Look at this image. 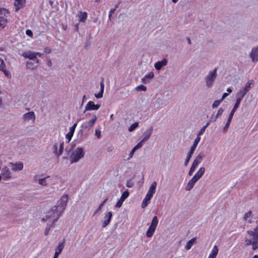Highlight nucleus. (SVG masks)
<instances>
[{"label": "nucleus", "instance_id": "1", "mask_svg": "<svg viewBox=\"0 0 258 258\" xmlns=\"http://www.w3.org/2000/svg\"><path fill=\"white\" fill-rule=\"evenodd\" d=\"M244 242L245 246L251 245L253 250L258 248V225L253 230L246 231Z\"/></svg>", "mask_w": 258, "mask_h": 258}, {"label": "nucleus", "instance_id": "2", "mask_svg": "<svg viewBox=\"0 0 258 258\" xmlns=\"http://www.w3.org/2000/svg\"><path fill=\"white\" fill-rule=\"evenodd\" d=\"M61 215L62 213L54 207L46 213L42 219L43 221L46 222L48 223L53 224Z\"/></svg>", "mask_w": 258, "mask_h": 258}, {"label": "nucleus", "instance_id": "3", "mask_svg": "<svg viewBox=\"0 0 258 258\" xmlns=\"http://www.w3.org/2000/svg\"><path fill=\"white\" fill-rule=\"evenodd\" d=\"M217 68H215L214 70L210 71L204 77V82L207 89H210L214 86L217 77Z\"/></svg>", "mask_w": 258, "mask_h": 258}, {"label": "nucleus", "instance_id": "4", "mask_svg": "<svg viewBox=\"0 0 258 258\" xmlns=\"http://www.w3.org/2000/svg\"><path fill=\"white\" fill-rule=\"evenodd\" d=\"M58 177L55 175L47 176L45 177L39 178L38 183L42 186H53L58 183Z\"/></svg>", "mask_w": 258, "mask_h": 258}, {"label": "nucleus", "instance_id": "5", "mask_svg": "<svg viewBox=\"0 0 258 258\" xmlns=\"http://www.w3.org/2000/svg\"><path fill=\"white\" fill-rule=\"evenodd\" d=\"M85 151L83 148L77 147L73 150L71 153L70 159L71 163H74L79 162L81 159L84 158Z\"/></svg>", "mask_w": 258, "mask_h": 258}, {"label": "nucleus", "instance_id": "6", "mask_svg": "<svg viewBox=\"0 0 258 258\" xmlns=\"http://www.w3.org/2000/svg\"><path fill=\"white\" fill-rule=\"evenodd\" d=\"M11 18V13L9 10L0 8V28H4L7 25Z\"/></svg>", "mask_w": 258, "mask_h": 258}, {"label": "nucleus", "instance_id": "7", "mask_svg": "<svg viewBox=\"0 0 258 258\" xmlns=\"http://www.w3.org/2000/svg\"><path fill=\"white\" fill-rule=\"evenodd\" d=\"M158 219L157 218V217L154 216L152 220L150 226H149V228L148 229L146 232V236L148 237H151L153 235L157 228V226L158 225Z\"/></svg>", "mask_w": 258, "mask_h": 258}, {"label": "nucleus", "instance_id": "8", "mask_svg": "<svg viewBox=\"0 0 258 258\" xmlns=\"http://www.w3.org/2000/svg\"><path fill=\"white\" fill-rule=\"evenodd\" d=\"M68 201V196L67 195H63L58 201L57 206L54 207L57 208V210L62 214L63 210L67 205Z\"/></svg>", "mask_w": 258, "mask_h": 258}, {"label": "nucleus", "instance_id": "9", "mask_svg": "<svg viewBox=\"0 0 258 258\" xmlns=\"http://www.w3.org/2000/svg\"><path fill=\"white\" fill-rule=\"evenodd\" d=\"M0 176H1L2 179L5 181H7L12 178V173L7 166H5L1 170Z\"/></svg>", "mask_w": 258, "mask_h": 258}, {"label": "nucleus", "instance_id": "10", "mask_svg": "<svg viewBox=\"0 0 258 258\" xmlns=\"http://www.w3.org/2000/svg\"><path fill=\"white\" fill-rule=\"evenodd\" d=\"M239 106V105H238V102H235L233 108H232V110L231 111V112L229 115V117L227 119V122H226L225 126L223 128L224 132H227L228 128L229 127V126L230 124V122L231 121V120L233 118L234 113L235 112V111L237 110V109L238 108Z\"/></svg>", "mask_w": 258, "mask_h": 258}, {"label": "nucleus", "instance_id": "11", "mask_svg": "<svg viewBox=\"0 0 258 258\" xmlns=\"http://www.w3.org/2000/svg\"><path fill=\"white\" fill-rule=\"evenodd\" d=\"M97 119V117L96 115L93 116L92 118L89 121H87L84 122L82 125V127L86 130H89L92 127H93Z\"/></svg>", "mask_w": 258, "mask_h": 258}, {"label": "nucleus", "instance_id": "12", "mask_svg": "<svg viewBox=\"0 0 258 258\" xmlns=\"http://www.w3.org/2000/svg\"><path fill=\"white\" fill-rule=\"evenodd\" d=\"M22 55L27 58H29L36 63H39V60L36 57V52L28 51L23 53Z\"/></svg>", "mask_w": 258, "mask_h": 258}, {"label": "nucleus", "instance_id": "13", "mask_svg": "<svg viewBox=\"0 0 258 258\" xmlns=\"http://www.w3.org/2000/svg\"><path fill=\"white\" fill-rule=\"evenodd\" d=\"M10 165H11L12 170L14 172L21 171L24 168V163L21 161L10 162Z\"/></svg>", "mask_w": 258, "mask_h": 258}, {"label": "nucleus", "instance_id": "14", "mask_svg": "<svg viewBox=\"0 0 258 258\" xmlns=\"http://www.w3.org/2000/svg\"><path fill=\"white\" fill-rule=\"evenodd\" d=\"M100 107V104H95L94 102L89 101L85 106L84 112L87 111L97 110Z\"/></svg>", "mask_w": 258, "mask_h": 258}, {"label": "nucleus", "instance_id": "15", "mask_svg": "<svg viewBox=\"0 0 258 258\" xmlns=\"http://www.w3.org/2000/svg\"><path fill=\"white\" fill-rule=\"evenodd\" d=\"M112 217V213L111 212H107L104 214L103 217V221L102 222V227L104 228L106 227L110 222Z\"/></svg>", "mask_w": 258, "mask_h": 258}, {"label": "nucleus", "instance_id": "16", "mask_svg": "<svg viewBox=\"0 0 258 258\" xmlns=\"http://www.w3.org/2000/svg\"><path fill=\"white\" fill-rule=\"evenodd\" d=\"M249 56L252 62L256 63L258 61V45L253 47L249 53Z\"/></svg>", "mask_w": 258, "mask_h": 258}, {"label": "nucleus", "instance_id": "17", "mask_svg": "<svg viewBox=\"0 0 258 258\" xmlns=\"http://www.w3.org/2000/svg\"><path fill=\"white\" fill-rule=\"evenodd\" d=\"M76 17L79 22L85 23L88 18V14L86 12L80 11L78 12Z\"/></svg>", "mask_w": 258, "mask_h": 258}, {"label": "nucleus", "instance_id": "18", "mask_svg": "<svg viewBox=\"0 0 258 258\" xmlns=\"http://www.w3.org/2000/svg\"><path fill=\"white\" fill-rule=\"evenodd\" d=\"M64 149V143L63 142H60L58 144H55L54 145V149L55 154L57 156L61 155Z\"/></svg>", "mask_w": 258, "mask_h": 258}, {"label": "nucleus", "instance_id": "19", "mask_svg": "<svg viewBox=\"0 0 258 258\" xmlns=\"http://www.w3.org/2000/svg\"><path fill=\"white\" fill-rule=\"evenodd\" d=\"M253 214L251 211H249L246 212L243 215V220L249 224L253 223Z\"/></svg>", "mask_w": 258, "mask_h": 258}, {"label": "nucleus", "instance_id": "20", "mask_svg": "<svg viewBox=\"0 0 258 258\" xmlns=\"http://www.w3.org/2000/svg\"><path fill=\"white\" fill-rule=\"evenodd\" d=\"M23 119L26 121L32 120L33 121L35 119V114L33 111H30L25 113L23 116Z\"/></svg>", "mask_w": 258, "mask_h": 258}, {"label": "nucleus", "instance_id": "21", "mask_svg": "<svg viewBox=\"0 0 258 258\" xmlns=\"http://www.w3.org/2000/svg\"><path fill=\"white\" fill-rule=\"evenodd\" d=\"M153 128L152 127L146 130L143 134V138L142 140V142H145L149 140L153 133Z\"/></svg>", "mask_w": 258, "mask_h": 258}, {"label": "nucleus", "instance_id": "22", "mask_svg": "<svg viewBox=\"0 0 258 258\" xmlns=\"http://www.w3.org/2000/svg\"><path fill=\"white\" fill-rule=\"evenodd\" d=\"M167 64V60L166 59L164 58L161 61H158L155 63L154 67L157 71H160L163 67L166 66Z\"/></svg>", "mask_w": 258, "mask_h": 258}, {"label": "nucleus", "instance_id": "23", "mask_svg": "<svg viewBox=\"0 0 258 258\" xmlns=\"http://www.w3.org/2000/svg\"><path fill=\"white\" fill-rule=\"evenodd\" d=\"M198 181V180H197L196 179L192 177L191 179L189 180L188 182L187 183L185 187V190L186 191L190 190L194 187L196 183Z\"/></svg>", "mask_w": 258, "mask_h": 258}, {"label": "nucleus", "instance_id": "24", "mask_svg": "<svg viewBox=\"0 0 258 258\" xmlns=\"http://www.w3.org/2000/svg\"><path fill=\"white\" fill-rule=\"evenodd\" d=\"M246 92L244 91L242 88H241L237 93L236 96L237 98H236V102H238V105H239L242 98L246 94Z\"/></svg>", "mask_w": 258, "mask_h": 258}, {"label": "nucleus", "instance_id": "25", "mask_svg": "<svg viewBox=\"0 0 258 258\" xmlns=\"http://www.w3.org/2000/svg\"><path fill=\"white\" fill-rule=\"evenodd\" d=\"M157 185V183L156 181H153L150 185L147 194L149 195L151 197H153V195L155 194L156 191Z\"/></svg>", "mask_w": 258, "mask_h": 258}, {"label": "nucleus", "instance_id": "26", "mask_svg": "<svg viewBox=\"0 0 258 258\" xmlns=\"http://www.w3.org/2000/svg\"><path fill=\"white\" fill-rule=\"evenodd\" d=\"M205 171V168L204 167H201L198 171L196 172L195 175L193 176L197 180H199L204 175Z\"/></svg>", "mask_w": 258, "mask_h": 258}, {"label": "nucleus", "instance_id": "27", "mask_svg": "<svg viewBox=\"0 0 258 258\" xmlns=\"http://www.w3.org/2000/svg\"><path fill=\"white\" fill-rule=\"evenodd\" d=\"M205 156L206 155L203 152H200L196 156L194 161L200 164L205 158Z\"/></svg>", "mask_w": 258, "mask_h": 258}, {"label": "nucleus", "instance_id": "28", "mask_svg": "<svg viewBox=\"0 0 258 258\" xmlns=\"http://www.w3.org/2000/svg\"><path fill=\"white\" fill-rule=\"evenodd\" d=\"M152 198V197L150 196L149 195L146 194L142 203L141 207L142 208L144 209L148 206V205L150 203Z\"/></svg>", "mask_w": 258, "mask_h": 258}, {"label": "nucleus", "instance_id": "29", "mask_svg": "<svg viewBox=\"0 0 258 258\" xmlns=\"http://www.w3.org/2000/svg\"><path fill=\"white\" fill-rule=\"evenodd\" d=\"M104 88V84L103 80H102L100 82V90L99 92L98 93H96L94 94V96L96 98H101L103 97Z\"/></svg>", "mask_w": 258, "mask_h": 258}, {"label": "nucleus", "instance_id": "30", "mask_svg": "<svg viewBox=\"0 0 258 258\" xmlns=\"http://www.w3.org/2000/svg\"><path fill=\"white\" fill-rule=\"evenodd\" d=\"M0 71L3 72L6 77L11 78V74L6 69V65L4 63V62H2L0 63Z\"/></svg>", "mask_w": 258, "mask_h": 258}, {"label": "nucleus", "instance_id": "31", "mask_svg": "<svg viewBox=\"0 0 258 258\" xmlns=\"http://www.w3.org/2000/svg\"><path fill=\"white\" fill-rule=\"evenodd\" d=\"M25 2V0H15L14 5L16 7V11H18L20 9L22 8L24 6Z\"/></svg>", "mask_w": 258, "mask_h": 258}, {"label": "nucleus", "instance_id": "32", "mask_svg": "<svg viewBox=\"0 0 258 258\" xmlns=\"http://www.w3.org/2000/svg\"><path fill=\"white\" fill-rule=\"evenodd\" d=\"M154 76L153 72H151L142 79V82L144 83H148L149 82V80L152 79Z\"/></svg>", "mask_w": 258, "mask_h": 258}, {"label": "nucleus", "instance_id": "33", "mask_svg": "<svg viewBox=\"0 0 258 258\" xmlns=\"http://www.w3.org/2000/svg\"><path fill=\"white\" fill-rule=\"evenodd\" d=\"M64 246V240L63 239L62 242H59L58 245L55 249V252L60 254L63 250Z\"/></svg>", "mask_w": 258, "mask_h": 258}, {"label": "nucleus", "instance_id": "34", "mask_svg": "<svg viewBox=\"0 0 258 258\" xmlns=\"http://www.w3.org/2000/svg\"><path fill=\"white\" fill-rule=\"evenodd\" d=\"M196 238L194 237L191 238L190 240L187 241L186 243L185 248L186 250H189L190 249L191 247L193 246V245L196 243Z\"/></svg>", "mask_w": 258, "mask_h": 258}, {"label": "nucleus", "instance_id": "35", "mask_svg": "<svg viewBox=\"0 0 258 258\" xmlns=\"http://www.w3.org/2000/svg\"><path fill=\"white\" fill-rule=\"evenodd\" d=\"M253 84V83L252 80H249L246 83L244 86L242 88V89L246 93H247L252 87Z\"/></svg>", "mask_w": 258, "mask_h": 258}, {"label": "nucleus", "instance_id": "36", "mask_svg": "<svg viewBox=\"0 0 258 258\" xmlns=\"http://www.w3.org/2000/svg\"><path fill=\"white\" fill-rule=\"evenodd\" d=\"M218 251H219V249H218V246L217 245H215L213 246V247L209 254V256H213V257L216 258V257L218 253Z\"/></svg>", "mask_w": 258, "mask_h": 258}, {"label": "nucleus", "instance_id": "37", "mask_svg": "<svg viewBox=\"0 0 258 258\" xmlns=\"http://www.w3.org/2000/svg\"><path fill=\"white\" fill-rule=\"evenodd\" d=\"M199 165V164L193 161L188 173V175L191 176L193 174L194 172L196 170Z\"/></svg>", "mask_w": 258, "mask_h": 258}, {"label": "nucleus", "instance_id": "38", "mask_svg": "<svg viewBox=\"0 0 258 258\" xmlns=\"http://www.w3.org/2000/svg\"><path fill=\"white\" fill-rule=\"evenodd\" d=\"M38 65V63H36L32 60L28 61L26 62V67L30 69H34L36 68Z\"/></svg>", "mask_w": 258, "mask_h": 258}, {"label": "nucleus", "instance_id": "39", "mask_svg": "<svg viewBox=\"0 0 258 258\" xmlns=\"http://www.w3.org/2000/svg\"><path fill=\"white\" fill-rule=\"evenodd\" d=\"M74 132L69 130V132L66 135V138L68 140V143H69L73 136Z\"/></svg>", "mask_w": 258, "mask_h": 258}, {"label": "nucleus", "instance_id": "40", "mask_svg": "<svg viewBox=\"0 0 258 258\" xmlns=\"http://www.w3.org/2000/svg\"><path fill=\"white\" fill-rule=\"evenodd\" d=\"M135 90L137 91H145L147 90V87L143 85H140L137 86Z\"/></svg>", "mask_w": 258, "mask_h": 258}, {"label": "nucleus", "instance_id": "41", "mask_svg": "<svg viewBox=\"0 0 258 258\" xmlns=\"http://www.w3.org/2000/svg\"><path fill=\"white\" fill-rule=\"evenodd\" d=\"M210 123V121H208L206 124V125H205L201 130L199 132V133H198L199 134V135H202L203 134V133L205 132L206 128L209 125Z\"/></svg>", "mask_w": 258, "mask_h": 258}, {"label": "nucleus", "instance_id": "42", "mask_svg": "<svg viewBox=\"0 0 258 258\" xmlns=\"http://www.w3.org/2000/svg\"><path fill=\"white\" fill-rule=\"evenodd\" d=\"M52 226V224L47 223V226L45 228V232H44V234L45 235H47L49 234V231H50Z\"/></svg>", "mask_w": 258, "mask_h": 258}, {"label": "nucleus", "instance_id": "43", "mask_svg": "<svg viewBox=\"0 0 258 258\" xmlns=\"http://www.w3.org/2000/svg\"><path fill=\"white\" fill-rule=\"evenodd\" d=\"M139 125V123L136 122L133 124H132L129 127H128V131L130 132H132L134 130H135Z\"/></svg>", "mask_w": 258, "mask_h": 258}, {"label": "nucleus", "instance_id": "44", "mask_svg": "<svg viewBox=\"0 0 258 258\" xmlns=\"http://www.w3.org/2000/svg\"><path fill=\"white\" fill-rule=\"evenodd\" d=\"M222 101L221 99L218 100H215V101H214V102L212 104V107L213 108H216L218 107L220 105V104H221Z\"/></svg>", "mask_w": 258, "mask_h": 258}, {"label": "nucleus", "instance_id": "45", "mask_svg": "<svg viewBox=\"0 0 258 258\" xmlns=\"http://www.w3.org/2000/svg\"><path fill=\"white\" fill-rule=\"evenodd\" d=\"M129 196V192L127 190L124 191L120 199L124 201V200Z\"/></svg>", "mask_w": 258, "mask_h": 258}, {"label": "nucleus", "instance_id": "46", "mask_svg": "<svg viewBox=\"0 0 258 258\" xmlns=\"http://www.w3.org/2000/svg\"><path fill=\"white\" fill-rule=\"evenodd\" d=\"M201 135H199L198 134H197V137L195 139V140L194 141V143H193V144L198 146V144L199 143V142H200V141L201 140Z\"/></svg>", "mask_w": 258, "mask_h": 258}, {"label": "nucleus", "instance_id": "47", "mask_svg": "<svg viewBox=\"0 0 258 258\" xmlns=\"http://www.w3.org/2000/svg\"><path fill=\"white\" fill-rule=\"evenodd\" d=\"M143 142L142 141H140L137 145H136L133 149H134L135 151H137V150L141 148L143 145Z\"/></svg>", "mask_w": 258, "mask_h": 258}, {"label": "nucleus", "instance_id": "48", "mask_svg": "<svg viewBox=\"0 0 258 258\" xmlns=\"http://www.w3.org/2000/svg\"><path fill=\"white\" fill-rule=\"evenodd\" d=\"M134 185V183L133 182L132 179H129V180H127L126 183V186L127 187H129V188L133 187Z\"/></svg>", "mask_w": 258, "mask_h": 258}, {"label": "nucleus", "instance_id": "49", "mask_svg": "<svg viewBox=\"0 0 258 258\" xmlns=\"http://www.w3.org/2000/svg\"><path fill=\"white\" fill-rule=\"evenodd\" d=\"M123 202H124V201H123L121 199H119L115 205V207L117 208H119L121 207L122 206Z\"/></svg>", "mask_w": 258, "mask_h": 258}, {"label": "nucleus", "instance_id": "50", "mask_svg": "<svg viewBox=\"0 0 258 258\" xmlns=\"http://www.w3.org/2000/svg\"><path fill=\"white\" fill-rule=\"evenodd\" d=\"M106 201V200H105L104 201H103V202L99 206V207H98V208L97 209V210H96L95 212V214L98 213L101 209L103 207V206H104V204L105 203Z\"/></svg>", "mask_w": 258, "mask_h": 258}, {"label": "nucleus", "instance_id": "51", "mask_svg": "<svg viewBox=\"0 0 258 258\" xmlns=\"http://www.w3.org/2000/svg\"><path fill=\"white\" fill-rule=\"evenodd\" d=\"M95 134L98 139H100L101 138V132L99 129H96L95 131Z\"/></svg>", "mask_w": 258, "mask_h": 258}, {"label": "nucleus", "instance_id": "52", "mask_svg": "<svg viewBox=\"0 0 258 258\" xmlns=\"http://www.w3.org/2000/svg\"><path fill=\"white\" fill-rule=\"evenodd\" d=\"M224 112V109L222 108H219L218 111H217V113L216 114V117H220L222 114V113H223Z\"/></svg>", "mask_w": 258, "mask_h": 258}, {"label": "nucleus", "instance_id": "53", "mask_svg": "<svg viewBox=\"0 0 258 258\" xmlns=\"http://www.w3.org/2000/svg\"><path fill=\"white\" fill-rule=\"evenodd\" d=\"M115 10H116V8H112L110 10L109 14H108V17H109V19L110 20H111V17L112 14H113L114 13Z\"/></svg>", "mask_w": 258, "mask_h": 258}, {"label": "nucleus", "instance_id": "54", "mask_svg": "<svg viewBox=\"0 0 258 258\" xmlns=\"http://www.w3.org/2000/svg\"><path fill=\"white\" fill-rule=\"evenodd\" d=\"M135 152H136V151L133 149L130 151V152L128 154V157L127 158V160L130 159L133 157Z\"/></svg>", "mask_w": 258, "mask_h": 258}, {"label": "nucleus", "instance_id": "55", "mask_svg": "<svg viewBox=\"0 0 258 258\" xmlns=\"http://www.w3.org/2000/svg\"><path fill=\"white\" fill-rule=\"evenodd\" d=\"M26 34L27 35H28V36H30L31 37H33V32L30 30H29V29L27 30L26 31Z\"/></svg>", "mask_w": 258, "mask_h": 258}, {"label": "nucleus", "instance_id": "56", "mask_svg": "<svg viewBox=\"0 0 258 258\" xmlns=\"http://www.w3.org/2000/svg\"><path fill=\"white\" fill-rule=\"evenodd\" d=\"M190 158H187L186 157L185 159V161H184V165L186 166L188 163H189V162L190 161Z\"/></svg>", "mask_w": 258, "mask_h": 258}, {"label": "nucleus", "instance_id": "57", "mask_svg": "<svg viewBox=\"0 0 258 258\" xmlns=\"http://www.w3.org/2000/svg\"><path fill=\"white\" fill-rule=\"evenodd\" d=\"M77 125V123H75L72 126L70 127L69 130L71 131H73V132H75V131Z\"/></svg>", "mask_w": 258, "mask_h": 258}, {"label": "nucleus", "instance_id": "58", "mask_svg": "<svg viewBox=\"0 0 258 258\" xmlns=\"http://www.w3.org/2000/svg\"><path fill=\"white\" fill-rule=\"evenodd\" d=\"M197 145H195L194 144H192V145L191 146V147H190V149H191V150H193L194 151H195L196 148H197Z\"/></svg>", "mask_w": 258, "mask_h": 258}, {"label": "nucleus", "instance_id": "59", "mask_svg": "<svg viewBox=\"0 0 258 258\" xmlns=\"http://www.w3.org/2000/svg\"><path fill=\"white\" fill-rule=\"evenodd\" d=\"M228 95V94L227 93H223V95H222V97L221 99V100L222 101H223V100Z\"/></svg>", "mask_w": 258, "mask_h": 258}, {"label": "nucleus", "instance_id": "60", "mask_svg": "<svg viewBox=\"0 0 258 258\" xmlns=\"http://www.w3.org/2000/svg\"><path fill=\"white\" fill-rule=\"evenodd\" d=\"M45 52L47 53H49L51 52V49L49 48H45Z\"/></svg>", "mask_w": 258, "mask_h": 258}, {"label": "nucleus", "instance_id": "61", "mask_svg": "<svg viewBox=\"0 0 258 258\" xmlns=\"http://www.w3.org/2000/svg\"><path fill=\"white\" fill-rule=\"evenodd\" d=\"M192 156V154L187 153L186 157L190 159Z\"/></svg>", "mask_w": 258, "mask_h": 258}, {"label": "nucleus", "instance_id": "62", "mask_svg": "<svg viewBox=\"0 0 258 258\" xmlns=\"http://www.w3.org/2000/svg\"><path fill=\"white\" fill-rule=\"evenodd\" d=\"M194 152H195V151H194L193 150H191V149H190L189 151L188 152V153L191 154L192 155L194 154Z\"/></svg>", "mask_w": 258, "mask_h": 258}, {"label": "nucleus", "instance_id": "63", "mask_svg": "<svg viewBox=\"0 0 258 258\" xmlns=\"http://www.w3.org/2000/svg\"><path fill=\"white\" fill-rule=\"evenodd\" d=\"M38 55L39 57H42V54L40 52H36V57Z\"/></svg>", "mask_w": 258, "mask_h": 258}, {"label": "nucleus", "instance_id": "64", "mask_svg": "<svg viewBox=\"0 0 258 258\" xmlns=\"http://www.w3.org/2000/svg\"><path fill=\"white\" fill-rule=\"evenodd\" d=\"M59 254L55 252L54 255L53 257V258H57L58 257Z\"/></svg>", "mask_w": 258, "mask_h": 258}]
</instances>
